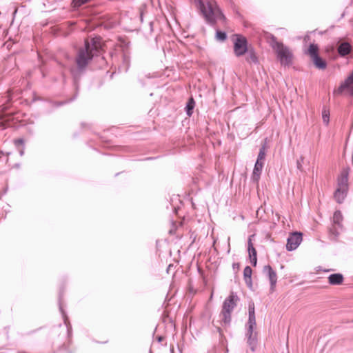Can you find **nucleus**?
<instances>
[{
  "mask_svg": "<svg viewBox=\"0 0 353 353\" xmlns=\"http://www.w3.org/2000/svg\"><path fill=\"white\" fill-rule=\"evenodd\" d=\"M343 216L341 210H336L332 219V223L336 225H343Z\"/></svg>",
  "mask_w": 353,
  "mask_h": 353,
  "instance_id": "b1692460",
  "label": "nucleus"
},
{
  "mask_svg": "<svg viewBox=\"0 0 353 353\" xmlns=\"http://www.w3.org/2000/svg\"><path fill=\"white\" fill-rule=\"evenodd\" d=\"M264 163L256 161L254 165L252 174L251 176V181L252 183L258 184L262 173V170Z\"/></svg>",
  "mask_w": 353,
  "mask_h": 353,
  "instance_id": "2eb2a0df",
  "label": "nucleus"
},
{
  "mask_svg": "<svg viewBox=\"0 0 353 353\" xmlns=\"http://www.w3.org/2000/svg\"><path fill=\"white\" fill-rule=\"evenodd\" d=\"M344 16H345V13L343 12V13H342V14H341V19H342L343 17H344Z\"/></svg>",
  "mask_w": 353,
  "mask_h": 353,
  "instance_id": "4c0bfd02",
  "label": "nucleus"
},
{
  "mask_svg": "<svg viewBox=\"0 0 353 353\" xmlns=\"http://www.w3.org/2000/svg\"><path fill=\"white\" fill-rule=\"evenodd\" d=\"M14 144L17 149L19 155L23 156L25 152V141L23 138H19L14 140Z\"/></svg>",
  "mask_w": 353,
  "mask_h": 353,
  "instance_id": "5701e85b",
  "label": "nucleus"
},
{
  "mask_svg": "<svg viewBox=\"0 0 353 353\" xmlns=\"http://www.w3.org/2000/svg\"><path fill=\"white\" fill-rule=\"evenodd\" d=\"M8 187H6L4 189H3V194H6L8 192Z\"/></svg>",
  "mask_w": 353,
  "mask_h": 353,
  "instance_id": "f704fd0d",
  "label": "nucleus"
},
{
  "mask_svg": "<svg viewBox=\"0 0 353 353\" xmlns=\"http://www.w3.org/2000/svg\"><path fill=\"white\" fill-rule=\"evenodd\" d=\"M3 110L6 111L9 108V105L8 104H3Z\"/></svg>",
  "mask_w": 353,
  "mask_h": 353,
  "instance_id": "72a5a7b5",
  "label": "nucleus"
},
{
  "mask_svg": "<svg viewBox=\"0 0 353 353\" xmlns=\"http://www.w3.org/2000/svg\"><path fill=\"white\" fill-rule=\"evenodd\" d=\"M252 268L248 265L245 266L243 270V279L249 288H252Z\"/></svg>",
  "mask_w": 353,
  "mask_h": 353,
  "instance_id": "aec40b11",
  "label": "nucleus"
},
{
  "mask_svg": "<svg viewBox=\"0 0 353 353\" xmlns=\"http://www.w3.org/2000/svg\"><path fill=\"white\" fill-rule=\"evenodd\" d=\"M144 10L143 8L139 9V19L141 23L143 21Z\"/></svg>",
  "mask_w": 353,
  "mask_h": 353,
  "instance_id": "c756f323",
  "label": "nucleus"
},
{
  "mask_svg": "<svg viewBox=\"0 0 353 353\" xmlns=\"http://www.w3.org/2000/svg\"><path fill=\"white\" fill-rule=\"evenodd\" d=\"M149 23H150V26L152 27L153 22L152 21H150Z\"/></svg>",
  "mask_w": 353,
  "mask_h": 353,
  "instance_id": "58836bf2",
  "label": "nucleus"
},
{
  "mask_svg": "<svg viewBox=\"0 0 353 353\" xmlns=\"http://www.w3.org/2000/svg\"><path fill=\"white\" fill-rule=\"evenodd\" d=\"M268 42L272 48L276 52L277 59L282 65L289 66L292 64L293 54L289 48L285 46L281 41L272 34L267 37Z\"/></svg>",
  "mask_w": 353,
  "mask_h": 353,
  "instance_id": "20e7f679",
  "label": "nucleus"
},
{
  "mask_svg": "<svg viewBox=\"0 0 353 353\" xmlns=\"http://www.w3.org/2000/svg\"><path fill=\"white\" fill-rule=\"evenodd\" d=\"M343 225L331 224L328 228V236L332 241H337L341 232L343 230Z\"/></svg>",
  "mask_w": 353,
  "mask_h": 353,
  "instance_id": "ddd939ff",
  "label": "nucleus"
},
{
  "mask_svg": "<svg viewBox=\"0 0 353 353\" xmlns=\"http://www.w3.org/2000/svg\"><path fill=\"white\" fill-rule=\"evenodd\" d=\"M228 38V34L225 31L221 30H216L215 39L220 42H224Z\"/></svg>",
  "mask_w": 353,
  "mask_h": 353,
  "instance_id": "bb28decb",
  "label": "nucleus"
},
{
  "mask_svg": "<svg viewBox=\"0 0 353 353\" xmlns=\"http://www.w3.org/2000/svg\"><path fill=\"white\" fill-rule=\"evenodd\" d=\"M322 118L323 123L327 125L330 122V111L327 110L325 108H323L322 110Z\"/></svg>",
  "mask_w": 353,
  "mask_h": 353,
  "instance_id": "cd10ccee",
  "label": "nucleus"
},
{
  "mask_svg": "<svg viewBox=\"0 0 353 353\" xmlns=\"http://www.w3.org/2000/svg\"><path fill=\"white\" fill-rule=\"evenodd\" d=\"M301 163L299 162V161L298 160V161H297V168H298V169H300V168H301Z\"/></svg>",
  "mask_w": 353,
  "mask_h": 353,
  "instance_id": "c9c22d12",
  "label": "nucleus"
},
{
  "mask_svg": "<svg viewBox=\"0 0 353 353\" xmlns=\"http://www.w3.org/2000/svg\"><path fill=\"white\" fill-rule=\"evenodd\" d=\"M216 331L219 334L220 337L222 339L223 337V332L222 329L220 327H215Z\"/></svg>",
  "mask_w": 353,
  "mask_h": 353,
  "instance_id": "c85d7f7f",
  "label": "nucleus"
},
{
  "mask_svg": "<svg viewBox=\"0 0 353 353\" xmlns=\"http://www.w3.org/2000/svg\"><path fill=\"white\" fill-rule=\"evenodd\" d=\"M195 3L208 25L215 26L218 20L223 21L226 20L225 14L216 1L205 3L203 0H195Z\"/></svg>",
  "mask_w": 353,
  "mask_h": 353,
  "instance_id": "7ed1b4c3",
  "label": "nucleus"
},
{
  "mask_svg": "<svg viewBox=\"0 0 353 353\" xmlns=\"http://www.w3.org/2000/svg\"><path fill=\"white\" fill-rule=\"evenodd\" d=\"M85 70H79V68L77 66L75 68H72L70 69V73L72 77L73 84H74V88H75L77 92L73 96V97H72L69 100L53 102L52 105L54 107L59 108L61 105H63L68 103L72 102L77 99V92H78L79 88V81H80V79L82 77V76L85 74Z\"/></svg>",
  "mask_w": 353,
  "mask_h": 353,
  "instance_id": "0eeeda50",
  "label": "nucleus"
},
{
  "mask_svg": "<svg viewBox=\"0 0 353 353\" xmlns=\"http://www.w3.org/2000/svg\"><path fill=\"white\" fill-rule=\"evenodd\" d=\"M348 190L343 189L341 188H337L334 192V198L336 201L341 204L343 203L345 199L347 196Z\"/></svg>",
  "mask_w": 353,
  "mask_h": 353,
  "instance_id": "f3484780",
  "label": "nucleus"
},
{
  "mask_svg": "<svg viewBox=\"0 0 353 353\" xmlns=\"http://www.w3.org/2000/svg\"><path fill=\"white\" fill-rule=\"evenodd\" d=\"M102 47L99 38H93L90 40H85L84 47L81 48L75 58L77 67L79 70H86V68L95 56H98Z\"/></svg>",
  "mask_w": 353,
  "mask_h": 353,
  "instance_id": "f03ea898",
  "label": "nucleus"
},
{
  "mask_svg": "<svg viewBox=\"0 0 353 353\" xmlns=\"http://www.w3.org/2000/svg\"><path fill=\"white\" fill-rule=\"evenodd\" d=\"M232 268L234 270H239L240 268V263L238 262L232 263Z\"/></svg>",
  "mask_w": 353,
  "mask_h": 353,
  "instance_id": "7c9ffc66",
  "label": "nucleus"
},
{
  "mask_svg": "<svg viewBox=\"0 0 353 353\" xmlns=\"http://www.w3.org/2000/svg\"><path fill=\"white\" fill-rule=\"evenodd\" d=\"M307 54L310 57V58H313L315 56L319 55V46L316 43H310L309 48L307 51Z\"/></svg>",
  "mask_w": 353,
  "mask_h": 353,
  "instance_id": "a878e982",
  "label": "nucleus"
},
{
  "mask_svg": "<svg viewBox=\"0 0 353 353\" xmlns=\"http://www.w3.org/2000/svg\"><path fill=\"white\" fill-rule=\"evenodd\" d=\"M122 63L119 66L120 72H128L130 65V56L128 52L123 51L121 55Z\"/></svg>",
  "mask_w": 353,
  "mask_h": 353,
  "instance_id": "dca6fc26",
  "label": "nucleus"
},
{
  "mask_svg": "<svg viewBox=\"0 0 353 353\" xmlns=\"http://www.w3.org/2000/svg\"><path fill=\"white\" fill-rule=\"evenodd\" d=\"M234 36L235 39L233 41L234 54L237 57H242L249 50L248 41L242 34H236Z\"/></svg>",
  "mask_w": 353,
  "mask_h": 353,
  "instance_id": "6e6552de",
  "label": "nucleus"
},
{
  "mask_svg": "<svg viewBox=\"0 0 353 353\" xmlns=\"http://www.w3.org/2000/svg\"><path fill=\"white\" fill-rule=\"evenodd\" d=\"M254 235H250L248 240V252L250 263L255 267L257 264V252L252 241Z\"/></svg>",
  "mask_w": 353,
  "mask_h": 353,
  "instance_id": "f8f14e48",
  "label": "nucleus"
},
{
  "mask_svg": "<svg viewBox=\"0 0 353 353\" xmlns=\"http://www.w3.org/2000/svg\"><path fill=\"white\" fill-rule=\"evenodd\" d=\"M170 353H174V347L173 346L170 347Z\"/></svg>",
  "mask_w": 353,
  "mask_h": 353,
  "instance_id": "e433bc0d",
  "label": "nucleus"
},
{
  "mask_svg": "<svg viewBox=\"0 0 353 353\" xmlns=\"http://www.w3.org/2000/svg\"><path fill=\"white\" fill-rule=\"evenodd\" d=\"M119 174H120V172H118V173L115 174V176H118Z\"/></svg>",
  "mask_w": 353,
  "mask_h": 353,
  "instance_id": "ea45409f",
  "label": "nucleus"
},
{
  "mask_svg": "<svg viewBox=\"0 0 353 353\" xmlns=\"http://www.w3.org/2000/svg\"><path fill=\"white\" fill-rule=\"evenodd\" d=\"M344 281L343 275L341 273L331 274L328 276V282L330 285H338L343 283Z\"/></svg>",
  "mask_w": 353,
  "mask_h": 353,
  "instance_id": "a211bd4d",
  "label": "nucleus"
},
{
  "mask_svg": "<svg viewBox=\"0 0 353 353\" xmlns=\"http://www.w3.org/2000/svg\"><path fill=\"white\" fill-rule=\"evenodd\" d=\"M256 325L255 310L254 303L249 304L248 321L247 323V343L252 352L255 351L257 344L256 333L254 334V329Z\"/></svg>",
  "mask_w": 353,
  "mask_h": 353,
  "instance_id": "423d86ee",
  "label": "nucleus"
},
{
  "mask_svg": "<svg viewBox=\"0 0 353 353\" xmlns=\"http://www.w3.org/2000/svg\"><path fill=\"white\" fill-rule=\"evenodd\" d=\"M157 158H158L157 157H146L143 159H142L143 161H150V160H154V159H156Z\"/></svg>",
  "mask_w": 353,
  "mask_h": 353,
  "instance_id": "473e14b6",
  "label": "nucleus"
},
{
  "mask_svg": "<svg viewBox=\"0 0 353 353\" xmlns=\"http://www.w3.org/2000/svg\"><path fill=\"white\" fill-rule=\"evenodd\" d=\"M302 240V232L297 231L291 232L287 239L286 250L290 252L295 250L301 244Z\"/></svg>",
  "mask_w": 353,
  "mask_h": 353,
  "instance_id": "1a4fd4ad",
  "label": "nucleus"
},
{
  "mask_svg": "<svg viewBox=\"0 0 353 353\" xmlns=\"http://www.w3.org/2000/svg\"><path fill=\"white\" fill-rule=\"evenodd\" d=\"M350 168L349 167L343 168L337 177V188L349 189V174Z\"/></svg>",
  "mask_w": 353,
  "mask_h": 353,
  "instance_id": "9d476101",
  "label": "nucleus"
},
{
  "mask_svg": "<svg viewBox=\"0 0 353 353\" xmlns=\"http://www.w3.org/2000/svg\"><path fill=\"white\" fill-rule=\"evenodd\" d=\"M64 294V288L61 286L59 291V309L62 315L63 325L59 324L54 326L52 332L54 334H58V341H54L53 345H57L58 350L65 353H72L69 349L72 344V327L69 321L68 316L63 308V297Z\"/></svg>",
  "mask_w": 353,
  "mask_h": 353,
  "instance_id": "f257e3e1",
  "label": "nucleus"
},
{
  "mask_svg": "<svg viewBox=\"0 0 353 353\" xmlns=\"http://www.w3.org/2000/svg\"><path fill=\"white\" fill-rule=\"evenodd\" d=\"M240 301L237 294L231 292L228 297L223 302L220 316L221 317V324L222 326L230 327L232 321V312L236 307Z\"/></svg>",
  "mask_w": 353,
  "mask_h": 353,
  "instance_id": "39448f33",
  "label": "nucleus"
},
{
  "mask_svg": "<svg viewBox=\"0 0 353 353\" xmlns=\"http://www.w3.org/2000/svg\"><path fill=\"white\" fill-rule=\"evenodd\" d=\"M267 149H268L267 139H265L263 141V143L261 144V146L259 149V152L256 161L264 163V161L265 159Z\"/></svg>",
  "mask_w": 353,
  "mask_h": 353,
  "instance_id": "412c9836",
  "label": "nucleus"
},
{
  "mask_svg": "<svg viewBox=\"0 0 353 353\" xmlns=\"http://www.w3.org/2000/svg\"><path fill=\"white\" fill-rule=\"evenodd\" d=\"M248 57L247 58V61H252V63L256 64L259 63L258 57L255 52V50L253 47L250 46L249 50L248 51Z\"/></svg>",
  "mask_w": 353,
  "mask_h": 353,
  "instance_id": "393cba45",
  "label": "nucleus"
},
{
  "mask_svg": "<svg viewBox=\"0 0 353 353\" xmlns=\"http://www.w3.org/2000/svg\"><path fill=\"white\" fill-rule=\"evenodd\" d=\"M263 272L268 277L270 284V290L274 291L277 282L276 272L270 265H267L263 267Z\"/></svg>",
  "mask_w": 353,
  "mask_h": 353,
  "instance_id": "9b49d317",
  "label": "nucleus"
},
{
  "mask_svg": "<svg viewBox=\"0 0 353 353\" xmlns=\"http://www.w3.org/2000/svg\"><path fill=\"white\" fill-rule=\"evenodd\" d=\"M196 102L192 97H190L188 98V101L186 102L185 106V112L187 116L190 117L193 112L194 109L195 108Z\"/></svg>",
  "mask_w": 353,
  "mask_h": 353,
  "instance_id": "4be33fe9",
  "label": "nucleus"
},
{
  "mask_svg": "<svg viewBox=\"0 0 353 353\" xmlns=\"http://www.w3.org/2000/svg\"><path fill=\"white\" fill-rule=\"evenodd\" d=\"M157 340L159 343H161L164 340V337L163 336H157Z\"/></svg>",
  "mask_w": 353,
  "mask_h": 353,
  "instance_id": "2f4dec72",
  "label": "nucleus"
},
{
  "mask_svg": "<svg viewBox=\"0 0 353 353\" xmlns=\"http://www.w3.org/2000/svg\"><path fill=\"white\" fill-rule=\"evenodd\" d=\"M311 60L317 69L325 70L327 66V61L319 54L312 58Z\"/></svg>",
  "mask_w": 353,
  "mask_h": 353,
  "instance_id": "6ab92c4d",
  "label": "nucleus"
},
{
  "mask_svg": "<svg viewBox=\"0 0 353 353\" xmlns=\"http://www.w3.org/2000/svg\"><path fill=\"white\" fill-rule=\"evenodd\" d=\"M337 52L341 57H345L353 53V47L348 41H343L339 44Z\"/></svg>",
  "mask_w": 353,
  "mask_h": 353,
  "instance_id": "4468645a",
  "label": "nucleus"
},
{
  "mask_svg": "<svg viewBox=\"0 0 353 353\" xmlns=\"http://www.w3.org/2000/svg\"><path fill=\"white\" fill-rule=\"evenodd\" d=\"M149 353H152V351L151 349L150 350Z\"/></svg>",
  "mask_w": 353,
  "mask_h": 353,
  "instance_id": "79ce46f5",
  "label": "nucleus"
},
{
  "mask_svg": "<svg viewBox=\"0 0 353 353\" xmlns=\"http://www.w3.org/2000/svg\"><path fill=\"white\" fill-rule=\"evenodd\" d=\"M176 210H176V208H174V212H175V213H176Z\"/></svg>",
  "mask_w": 353,
  "mask_h": 353,
  "instance_id": "a19ab883",
  "label": "nucleus"
}]
</instances>
